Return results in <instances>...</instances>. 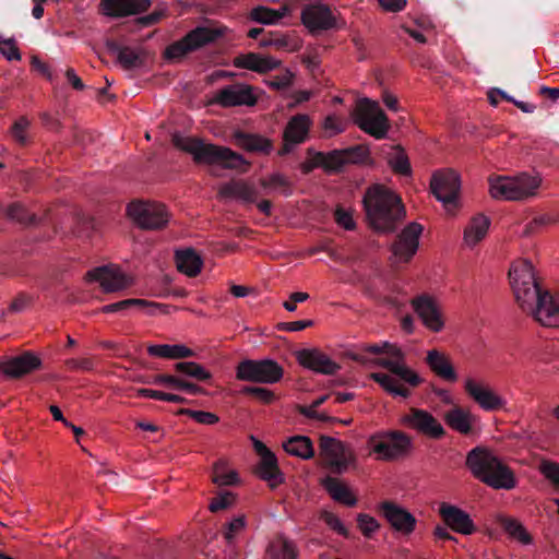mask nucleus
Here are the masks:
<instances>
[{
  "label": "nucleus",
  "instance_id": "obj_1",
  "mask_svg": "<svg viewBox=\"0 0 559 559\" xmlns=\"http://www.w3.org/2000/svg\"><path fill=\"white\" fill-rule=\"evenodd\" d=\"M362 350L373 356L368 359L371 365L389 371L372 372L369 377L391 396L408 399L411 388H417L424 382L418 372L407 365L406 353L399 344L382 342L366 345Z\"/></svg>",
  "mask_w": 559,
  "mask_h": 559
},
{
  "label": "nucleus",
  "instance_id": "obj_2",
  "mask_svg": "<svg viewBox=\"0 0 559 559\" xmlns=\"http://www.w3.org/2000/svg\"><path fill=\"white\" fill-rule=\"evenodd\" d=\"M362 203L369 226L378 233H393L406 215L401 198L382 185L369 187Z\"/></svg>",
  "mask_w": 559,
  "mask_h": 559
},
{
  "label": "nucleus",
  "instance_id": "obj_3",
  "mask_svg": "<svg viewBox=\"0 0 559 559\" xmlns=\"http://www.w3.org/2000/svg\"><path fill=\"white\" fill-rule=\"evenodd\" d=\"M466 466L484 484L495 489H512L516 485L513 472L486 448H475L468 452Z\"/></svg>",
  "mask_w": 559,
  "mask_h": 559
},
{
  "label": "nucleus",
  "instance_id": "obj_4",
  "mask_svg": "<svg viewBox=\"0 0 559 559\" xmlns=\"http://www.w3.org/2000/svg\"><path fill=\"white\" fill-rule=\"evenodd\" d=\"M173 143L180 151L191 155L197 164H216L227 168H236L245 164L243 157L230 148L205 142L199 138L174 134Z\"/></svg>",
  "mask_w": 559,
  "mask_h": 559
},
{
  "label": "nucleus",
  "instance_id": "obj_5",
  "mask_svg": "<svg viewBox=\"0 0 559 559\" xmlns=\"http://www.w3.org/2000/svg\"><path fill=\"white\" fill-rule=\"evenodd\" d=\"M489 194L493 199L506 201H523L535 197L540 187L542 179L538 176L521 174L518 176L489 177Z\"/></svg>",
  "mask_w": 559,
  "mask_h": 559
},
{
  "label": "nucleus",
  "instance_id": "obj_6",
  "mask_svg": "<svg viewBox=\"0 0 559 559\" xmlns=\"http://www.w3.org/2000/svg\"><path fill=\"white\" fill-rule=\"evenodd\" d=\"M508 275L519 306L533 307L537 293L542 290L533 263L519 258L511 263Z\"/></svg>",
  "mask_w": 559,
  "mask_h": 559
},
{
  "label": "nucleus",
  "instance_id": "obj_7",
  "mask_svg": "<svg viewBox=\"0 0 559 559\" xmlns=\"http://www.w3.org/2000/svg\"><path fill=\"white\" fill-rule=\"evenodd\" d=\"M300 21L312 35H319L333 29L344 28L345 20L335 9L321 0H312L302 7Z\"/></svg>",
  "mask_w": 559,
  "mask_h": 559
},
{
  "label": "nucleus",
  "instance_id": "obj_8",
  "mask_svg": "<svg viewBox=\"0 0 559 559\" xmlns=\"http://www.w3.org/2000/svg\"><path fill=\"white\" fill-rule=\"evenodd\" d=\"M227 27L222 25L201 26L190 31L183 38L169 45L165 50L167 59L179 60L227 33Z\"/></svg>",
  "mask_w": 559,
  "mask_h": 559
},
{
  "label": "nucleus",
  "instance_id": "obj_9",
  "mask_svg": "<svg viewBox=\"0 0 559 559\" xmlns=\"http://www.w3.org/2000/svg\"><path fill=\"white\" fill-rule=\"evenodd\" d=\"M461 177L450 168L435 171L430 179V189L447 213L453 215L461 207Z\"/></svg>",
  "mask_w": 559,
  "mask_h": 559
},
{
  "label": "nucleus",
  "instance_id": "obj_10",
  "mask_svg": "<svg viewBox=\"0 0 559 559\" xmlns=\"http://www.w3.org/2000/svg\"><path fill=\"white\" fill-rule=\"evenodd\" d=\"M126 213L129 219L141 229H163L170 219V214L166 206L153 201H131L127 205Z\"/></svg>",
  "mask_w": 559,
  "mask_h": 559
},
{
  "label": "nucleus",
  "instance_id": "obj_11",
  "mask_svg": "<svg viewBox=\"0 0 559 559\" xmlns=\"http://www.w3.org/2000/svg\"><path fill=\"white\" fill-rule=\"evenodd\" d=\"M353 120L360 130L376 139L385 138L390 129L389 119L379 103L369 98H362L357 103Z\"/></svg>",
  "mask_w": 559,
  "mask_h": 559
},
{
  "label": "nucleus",
  "instance_id": "obj_12",
  "mask_svg": "<svg viewBox=\"0 0 559 559\" xmlns=\"http://www.w3.org/2000/svg\"><path fill=\"white\" fill-rule=\"evenodd\" d=\"M370 454L377 460L393 461L406 455L412 449L411 438L401 431L372 435L367 441Z\"/></svg>",
  "mask_w": 559,
  "mask_h": 559
},
{
  "label": "nucleus",
  "instance_id": "obj_13",
  "mask_svg": "<svg viewBox=\"0 0 559 559\" xmlns=\"http://www.w3.org/2000/svg\"><path fill=\"white\" fill-rule=\"evenodd\" d=\"M319 449L324 463L335 473L342 474L356 465L355 452L340 439L322 436Z\"/></svg>",
  "mask_w": 559,
  "mask_h": 559
},
{
  "label": "nucleus",
  "instance_id": "obj_14",
  "mask_svg": "<svg viewBox=\"0 0 559 559\" xmlns=\"http://www.w3.org/2000/svg\"><path fill=\"white\" fill-rule=\"evenodd\" d=\"M283 374L282 366L272 359L243 360L236 370L237 379L259 383H276Z\"/></svg>",
  "mask_w": 559,
  "mask_h": 559
},
{
  "label": "nucleus",
  "instance_id": "obj_15",
  "mask_svg": "<svg viewBox=\"0 0 559 559\" xmlns=\"http://www.w3.org/2000/svg\"><path fill=\"white\" fill-rule=\"evenodd\" d=\"M463 388L468 397L486 412L502 409L507 404L506 400L484 380L472 376L465 377Z\"/></svg>",
  "mask_w": 559,
  "mask_h": 559
},
{
  "label": "nucleus",
  "instance_id": "obj_16",
  "mask_svg": "<svg viewBox=\"0 0 559 559\" xmlns=\"http://www.w3.org/2000/svg\"><path fill=\"white\" fill-rule=\"evenodd\" d=\"M412 307L423 325L432 333H440L445 328V316L442 305L428 295H421L412 300Z\"/></svg>",
  "mask_w": 559,
  "mask_h": 559
},
{
  "label": "nucleus",
  "instance_id": "obj_17",
  "mask_svg": "<svg viewBox=\"0 0 559 559\" xmlns=\"http://www.w3.org/2000/svg\"><path fill=\"white\" fill-rule=\"evenodd\" d=\"M544 326H559V294H551L548 290H539L533 307H521Z\"/></svg>",
  "mask_w": 559,
  "mask_h": 559
},
{
  "label": "nucleus",
  "instance_id": "obj_18",
  "mask_svg": "<svg viewBox=\"0 0 559 559\" xmlns=\"http://www.w3.org/2000/svg\"><path fill=\"white\" fill-rule=\"evenodd\" d=\"M421 233L423 226L416 222L402 229L391 248L394 263H408L413 259L419 248Z\"/></svg>",
  "mask_w": 559,
  "mask_h": 559
},
{
  "label": "nucleus",
  "instance_id": "obj_19",
  "mask_svg": "<svg viewBox=\"0 0 559 559\" xmlns=\"http://www.w3.org/2000/svg\"><path fill=\"white\" fill-rule=\"evenodd\" d=\"M378 510L393 531L406 536L414 533L417 520L404 507L386 500L378 504Z\"/></svg>",
  "mask_w": 559,
  "mask_h": 559
},
{
  "label": "nucleus",
  "instance_id": "obj_20",
  "mask_svg": "<svg viewBox=\"0 0 559 559\" xmlns=\"http://www.w3.org/2000/svg\"><path fill=\"white\" fill-rule=\"evenodd\" d=\"M253 448L260 456V462L257 467L258 476L267 483L271 488H276L284 481L283 473L281 472L275 454L260 440L251 438Z\"/></svg>",
  "mask_w": 559,
  "mask_h": 559
},
{
  "label": "nucleus",
  "instance_id": "obj_21",
  "mask_svg": "<svg viewBox=\"0 0 559 559\" xmlns=\"http://www.w3.org/2000/svg\"><path fill=\"white\" fill-rule=\"evenodd\" d=\"M257 96L253 88L245 84H234L226 86L213 94L210 104L222 107L253 106L257 103Z\"/></svg>",
  "mask_w": 559,
  "mask_h": 559
},
{
  "label": "nucleus",
  "instance_id": "obj_22",
  "mask_svg": "<svg viewBox=\"0 0 559 559\" xmlns=\"http://www.w3.org/2000/svg\"><path fill=\"white\" fill-rule=\"evenodd\" d=\"M311 126L312 120L308 115L292 117L284 129L283 145L278 151V155H287L296 145L304 143L308 138Z\"/></svg>",
  "mask_w": 559,
  "mask_h": 559
},
{
  "label": "nucleus",
  "instance_id": "obj_23",
  "mask_svg": "<svg viewBox=\"0 0 559 559\" xmlns=\"http://www.w3.org/2000/svg\"><path fill=\"white\" fill-rule=\"evenodd\" d=\"M295 357L301 367L317 373L334 374L340 370V365L318 348L299 349Z\"/></svg>",
  "mask_w": 559,
  "mask_h": 559
},
{
  "label": "nucleus",
  "instance_id": "obj_24",
  "mask_svg": "<svg viewBox=\"0 0 559 559\" xmlns=\"http://www.w3.org/2000/svg\"><path fill=\"white\" fill-rule=\"evenodd\" d=\"M90 281H95L106 293L122 290L132 284V280L128 277L119 267L100 266L86 274Z\"/></svg>",
  "mask_w": 559,
  "mask_h": 559
},
{
  "label": "nucleus",
  "instance_id": "obj_25",
  "mask_svg": "<svg viewBox=\"0 0 559 559\" xmlns=\"http://www.w3.org/2000/svg\"><path fill=\"white\" fill-rule=\"evenodd\" d=\"M402 424L431 438H441L444 435L442 425L427 411L411 408L402 419Z\"/></svg>",
  "mask_w": 559,
  "mask_h": 559
},
{
  "label": "nucleus",
  "instance_id": "obj_26",
  "mask_svg": "<svg viewBox=\"0 0 559 559\" xmlns=\"http://www.w3.org/2000/svg\"><path fill=\"white\" fill-rule=\"evenodd\" d=\"M40 359L31 352L0 359V371L8 378H21L40 367Z\"/></svg>",
  "mask_w": 559,
  "mask_h": 559
},
{
  "label": "nucleus",
  "instance_id": "obj_27",
  "mask_svg": "<svg viewBox=\"0 0 559 559\" xmlns=\"http://www.w3.org/2000/svg\"><path fill=\"white\" fill-rule=\"evenodd\" d=\"M425 364L437 378L445 382L455 383L459 380L453 360L444 350L437 348L427 350Z\"/></svg>",
  "mask_w": 559,
  "mask_h": 559
},
{
  "label": "nucleus",
  "instance_id": "obj_28",
  "mask_svg": "<svg viewBox=\"0 0 559 559\" xmlns=\"http://www.w3.org/2000/svg\"><path fill=\"white\" fill-rule=\"evenodd\" d=\"M131 307L140 308L144 313L148 316H157V314H169L173 311H176L177 308L167 304H159L154 301H148L146 299H124L118 302L105 305L100 308V312L103 313H114V312H123L129 310Z\"/></svg>",
  "mask_w": 559,
  "mask_h": 559
},
{
  "label": "nucleus",
  "instance_id": "obj_29",
  "mask_svg": "<svg viewBox=\"0 0 559 559\" xmlns=\"http://www.w3.org/2000/svg\"><path fill=\"white\" fill-rule=\"evenodd\" d=\"M439 514L444 524L455 533L471 535L476 531L469 514L456 506L442 502L439 506Z\"/></svg>",
  "mask_w": 559,
  "mask_h": 559
},
{
  "label": "nucleus",
  "instance_id": "obj_30",
  "mask_svg": "<svg viewBox=\"0 0 559 559\" xmlns=\"http://www.w3.org/2000/svg\"><path fill=\"white\" fill-rule=\"evenodd\" d=\"M151 0H102L99 12L106 16L121 17L146 11Z\"/></svg>",
  "mask_w": 559,
  "mask_h": 559
},
{
  "label": "nucleus",
  "instance_id": "obj_31",
  "mask_svg": "<svg viewBox=\"0 0 559 559\" xmlns=\"http://www.w3.org/2000/svg\"><path fill=\"white\" fill-rule=\"evenodd\" d=\"M233 64L239 69H246L258 73H266L278 68L281 62L270 56L249 52L236 57Z\"/></svg>",
  "mask_w": 559,
  "mask_h": 559
},
{
  "label": "nucleus",
  "instance_id": "obj_32",
  "mask_svg": "<svg viewBox=\"0 0 559 559\" xmlns=\"http://www.w3.org/2000/svg\"><path fill=\"white\" fill-rule=\"evenodd\" d=\"M444 420L447 425L462 433L469 435L474 431L475 426L478 424L479 419L476 415H474L469 409L454 406L444 415Z\"/></svg>",
  "mask_w": 559,
  "mask_h": 559
},
{
  "label": "nucleus",
  "instance_id": "obj_33",
  "mask_svg": "<svg viewBox=\"0 0 559 559\" xmlns=\"http://www.w3.org/2000/svg\"><path fill=\"white\" fill-rule=\"evenodd\" d=\"M321 485L334 501L347 507H355L357 504V497L355 492L345 481L335 477L326 476L321 479Z\"/></svg>",
  "mask_w": 559,
  "mask_h": 559
},
{
  "label": "nucleus",
  "instance_id": "obj_34",
  "mask_svg": "<svg viewBox=\"0 0 559 559\" xmlns=\"http://www.w3.org/2000/svg\"><path fill=\"white\" fill-rule=\"evenodd\" d=\"M489 226L490 219L487 216L478 214L472 217L464 228V245L471 249L476 247L487 236Z\"/></svg>",
  "mask_w": 559,
  "mask_h": 559
},
{
  "label": "nucleus",
  "instance_id": "obj_35",
  "mask_svg": "<svg viewBox=\"0 0 559 559\" xmlns=\"http://www.w3.org/2000/svg\"><path fill=\"white\" fill-rule=\"evenodd\" d=\"M235 143L240 148L248 152L270 154L273 148V143L270 139L252 133H245L237 131L234 133Z\"/></svg>",
  "mask_w": 559,
  "mask_h": 559
},
{
  "label": "nucleus",
  "instance_id": "obj_36",
  "mask_svg": "<svg viewBox=\"0 0 559 559\" xmlns=\"http://www.w3.org/2000/svg\"><path fill=\"white\" fill-rule=\"evenodd\" d=\"M292 13V9L288 4H283L278 9H272L264 5H258L253 8L249 17L253 22L264 24V25H275L284 17L288 16Z\"/></svg>",
  "mask_w": 559,
  "mask_h": 559
},
{
  "label": "nucleus",
  "instance_id": "obj_37",
  "mask_svg": "<svg viewBox=\"0 0 559 559\" xmlns=\"http://www.w3.org/2000/svg\"><path fill=\"white\" fill-rule=\"evenodd\" d=\"M269 559H297L298 549L296 544L285 535H276L266 547Z\"/></svg>",
  "mask_w": 559,
  "mask_h": 559
},
{
  "label": "nucleus",
  "instance_id": "obj_38",
  "mask_svg": "<svg viewBox=\"0 0 559 559\" xmlns=\"http://www.w3.org/2000/svg\"><path fill=\"white\" fill-rule=\"evenodd\" d=\"M175 259L178 271L189 277L197 276L202 270L203 260L191 248L178 250Z\"/></svg>",
  "mask_w": 559,
  "mask_h": 559
},
{
  "label": "nucleus",
  "instance_id": "obj_39",
  "mask_svg": "<svg viewBox=\"0 0 559 559\" xmlns=\"http://www.w3.org/2000/svg\"><path fill=\"white\" fill-rule=\"evenodd\" d=\"M283 449L293 456L309 460L314 454L312 441L307 436H293L283 442Z\"/></svg>",
  "mask_w": 559,
  "mask_h": 559
},
{
  "label": "nucleus",
  "instance_id": "obj_40",
  "mask_svg": "<svg viewBox=\"0 0 559 559\" xmlns=\"http://www.w3.org/2000/svg\"><path fill=\"white\" fill-rule=\"evenodd\" d=\"M147 353L151 356L180 359L188 358L194 355L193 350L183 344H156L147 347Z\"/></svg>",
  "mask_w": 559,
  "mask_h": 559
},
{
  "label": "nucleus",
  "instance_id": "obj_41",
  "mask_svg": "<svg viewBox=\"0 0 559 559\" xmlns=\"http://www.w3.org/2000/svg\"><path fill=\"white\" fill-rule=\"evenodd\" d=\"M212 481L219 487L234 486L239 483V476L226 460L219 459L213 465Z\"/></svg>",
  "mask_w": 559,
  "mask_h": 559
},
{
  "label": "nucleus",
  "instance_id": "obj_42",
  "mask_svg": "<svg viewBox=\"0 0 559 559\" xmlns=\"http://www.w3.org/2000/svg\"><path fill=\"white\" fill-rule=\"evenodd\" d=\"M153 384L164 385L170 389L182 390L191 394H205V391L198 384L186 381L176 376L157 374L152 380Z\"/></svg>",
  "mask_w": 559,
  "mask_h": 559
},
{
  "label": "nucleus",
  "instance_id": "obj_43",
  "mask_svg": "<svg viewBox=\"0 0 559 559\" xmlns=\"http://www.w3.org/2000/svg\"><path fill=\"white\" fill-rule=\"evenodd\" d=\"M499 525L514 540L522 545H530L532 537L526 528L516 519L500 515L497 518Z\"/></svg>",
  "mask_w": 559,
  "mask_h": 559
},
{
  "label": "nucleus",
  "instance_id": "obj_44",
  "mask_svg": "<svg viewBox=\"0 0 559 559\" xmlns=\"http://www.w3.org/2000/svg\"><path fill=\"white\" fill-rule=\"evenodd\" d=\"M145 52L142 49L123 47L118 51V62L126 70H133L143 66Z\"/></svg>",
  "mask_w": 559,
  "mask_h": 559
},
{
  "label": "nucleus",
  "instance_id": "obj_45",
  "mask_svg": "<svg viewBox=\"0 0 559 559\" xmlns=\"http://www.w3.org/2000/svg\"><path fill=\"white\" fill-rule=\"evenodd\" d=\"M175 370L199 381H207L212 378V373L195 361L177 362Z\"/></svg>",
  "mask_w": 559,
  "mask_h": 559
},
{
  "label": "nucleus",
  "instance_id": "obj_46",
  "mask_svg": "<svg viewBox=\"0 0 559 559\" xmlns=\"http://www.w3.org/2000/svg\"><path fill=\"white\" fill-rule=\"evenodd\" d=\"M355 152H366V150L361 147H356L350 151H333L331 153L324 154L322 153V163H323V169L328 171H334L342 168V166L347 162L346 155L348 153H355Z\"/></svg>",
  "mask_w": 559,
  "mask_h": 559
},
{
  "label": "nucleus",
  "instance_id": "obj_47",
  "mask_svg": "<svg viewBox=\"0 0 559 559\" xmlns=\"http://www.w3.org/2000/svg\"><path fill=\"white\" fill-rule=\"evenodd\" d=\"M219 194L223 197L239 198L247 201L253 200V189L245 182H230L224 185L219 189Z\"/></svg>",
  "mask_w": 559,
  "mask_h": 559
},
{
  "label": "nucleus",
  "instance_id": "obj_48",
  "mask_svg": "<svg viewBox=\"0 0 559 559\" xmlns=\"http://www.w3.org/2000/svg\"><path fill=\"white\" fill-rule=\"evenodd\" d=\"M260 185L267 190L278 191L283 194H289L292 183L288 178L280 173L272 174L269 177L262 178Z\"/></svg>",
  "mask_w": 559,
  "mask_h": 559
},
{
  "label": "nucleus",
  "instance_id": "obj_49",
  "mask_svg": "<svg viewBox=\"0 0 559 559\" xmlns=\"http://www.w3.org/2000/svg\"><path fill=\"white\" fill-rule=\"evenodd\" d=\"M388 163L400 175L408 176L412 173L408 157L399 146L393 147V156L388 158Z\"/></svg>",
  "mask_w": 559,
  "mask_h": 559
},
{
  "label": "nucleus",
  "instance_id": "obj_50",
  "mask_svg": "<svg viewBox=\"0 0 559 559\" xmlns=\"http://www.w3.org/2000/svg\"><path fill=\"white\" fill-rule=\"evenodd\" d=\"M357 525L365 537H371L379 528V522L371 515L359 513L357 515Z\"/></svg>",
  "mask_w": 559,
  "mask_h": 559
},
{
  "label": "nucleus",
  "instance_id": "obj_51",
  "mask_svg": "<svg viewBox=\"0 0 559 559\" xmlns=\"http://www.w3.org/2000/svg\"><path fill=\"white\" fill-rule=\"evenodd\" d=\"M178 413L181 415H188L189 417L193 418L197 423L202 425H214L219 420L218 416L211 412L182 408Z\"/></svg>",
  "mask_w": 559,
  "mask_h": 559
},
{
  "label": "nucleus",
  "instance_id": "obj_52",
  "mask_svg": "<svg viewBox=\"0 0 559 559\" xmlns=\"http://www.w3.org/2000/svg\"><path fill=\"white\" fill-rule=\"evenodd\" d=\"M320 518L331 530H333L338 535L344 537L348 536V530L336 514L330 511H322Z\"/></svg>",
  "mask_w": 559,
  "mask_h": 559
},
{
  "label": "nucleus",
  "instance_id": "obj_53",
  "mask_svg": "<svg viewBox=\"0 0 559 559\" xmlns=\"http://www.w3.org/2000/svg\"><path fill=\"white\" fill-rule=\"evenodd\" d=\"M322 128L328 136H334L345 130V121L335 115H330L323 120Z\"/></svg>",
  "mask_w": 559,
  "mask_h": 559
},
{
  "label": "nucleus",
  "instance_id": "obj_54",
  "mask_svg": "<svg viewBox=\"0 0 559 559\" xmlns=\"http://www.w3.org/2000/svg\"><path fill=\"white\" fill-rule=\"evenodd\" d=\"M539 472L556 488L559 489V464L551 461H543L539 465Z\"/></svg>",
  "mask_w": 559,
  "mask_h": 559
},
{
  "label": "nucleus",
  "instance_id": "obj_55",
  "mask_svg": "<svg viewBox=\"0 0 559 559\" xmlns=\"http://www.w3.org/2000/svg\"><path fill=\"white\" fill-rule=\"evenodd\" d=\"M33 297L26 293L16 295L8 307L7 313H20L33 304ZM5 314V312H3Z\"/></svg>",
  "mask_w": 559,
  "mask_h": 559
},
{
  "label": "nucleus",
  "instance_id": "obj_56",
  "mask_svg": "<svg viewBox=\"0 0 559 559\" xmlns=\"http://www.w3.org/2000/svg\"><path fill=\"white\" fill-rule=\"evenodd\" d=\"M0 53L9 61L21 59L16 43L12 38H2L0 36Z\"/></svg>",
  "mask_w": 559,
  "mask_h": 559
},
{
  "label": "nucleus",
  "instance_id": "obj_57",
  "mask_svg": "<svg viewBox=\"0 0 559 559\" xmlns=\"http://www.w3.org/2000/svg\"><path fill=\"white\" fill-rule=\"evenodd\" d=\"M29 120L26 117L19 118L12 127L13 138L21 144H25L28 140L27 130L29 128Z\"/></svg>",
  "mask_w": 559,
  "mask_h": 559
},
{
  "label": "nucleus",
  "instance_id": "obj_58",
  "mask_svg": "<svg viewBox=\"0 0 559 559\" xmlns=\"http://www.w3.org/2000/svg\"><path fill=\"white\" fill-rule=\"evenodd\" d=\"M246 527V520L243 515L233 519L226 526L224 537L228 543H231L237 535H239Z\"/></svg>",
  "mask_w": 559,
  "mask_h": 559
},
{
  "label": "nucleus",
  "instance_id": "obj_59",
  "mask_svg": "<svg viewBox=\"0 0 559 559\" xmlns=\"http://www.w3.org/2000/svg\"><path fill=\"white\" fill-rule=\"evenodd\" d=\"M234 502H235V495L231 492L225 491V492L219 493L217 497H215L211 501L209 509L212 512H217V511L225 510V509L229 508L230 506L234 504Z\"/></svg>",
  "mask_w": 559,
  "mask_h": 559
},
{
  "label": "nucleus",
  "instance_id": "obj_60",
  "mask_svg": "<svg viewBox=\"0 0 559 559\" xmlns=\"http://www.w3.org/2000/svg\"><path fill=\"white\" fill-rule=\"evenodd\" d=\"M318 167L323 168L322 153L308 150V156L306 160L300 164V170L302 174H309Z\"/></svg>",
  "mask_w": 559,
  "mask_h": 559
},
{
  "label": "nucleus",
  "instance_id": "obj_61",
  "mask_svg": "<svg viewBox=\"0 0 559 559\" xmlns=\"http://www.w3.org/2000/svg\"><path fill=\"white\" fill-rule=\"evenodd\" d=\"M335 222L346 230H353L356 226L353 212L343 207H337L334 213Z\"/></svg>",
  "mask_w": 559,
  "mask_h": 559
},
{
  "label": "nucleus",
  "instance_id": "obj_62",
  "mask_svg": "<svg viewBox=\"0 0 559 559\" xmlns=\"http://www.w3.org/2000/svg\"><path fill=\"white\" fill-rule=\"evenodd\" d=\"M243 392L247 394L254 395L260 402L264 404H271L276 400L275 393L265 388L248 386L243 390Z\"/></svg>",
  "mask_w": 559,
  "mask_h": 559
},
{
  "label": "nucleus",
  "instance_id": "obj_63",
  "mask_svg": "<svg viewBox=\"0 0 559 559\" xmlns=\"http://www.w3.org/2000/svg\"><path fill=\"white\" fill-rule=\"evenodd\" d=\"M297 411L301 415H304L305 417L310 418V419H314V420H319V421H334V420H336L335 418L330 417L324 412H318L317 407H314L312 404H310L308 406L300 405V406L297 407Z\"/></svg>",
  "mask_w": 559,
  "mask_h": 559
},
{
  "label": "nucleus",
  "instance_id": "obj_64",
  "mask_svg": "<svg viewBox=\"0 0 559 559\" xmlns=\"http://www.w3.org/2000/svg\"><path fill=\"white\" fill-rule=\"evenodd\" d=\"M273 47L285 49L287 51H297L300 46L297 41H293L287 35H280L273 38Z\"/></svg>",
  "mask_w": 559,
  "mask_h": 559
}]
</instances>
